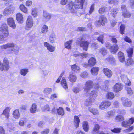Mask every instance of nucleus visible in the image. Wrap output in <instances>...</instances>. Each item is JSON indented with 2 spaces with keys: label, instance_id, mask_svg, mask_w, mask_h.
Masks as SVG:
<instances>
[{
  "label": "nucleus",
  "instance_id": "obj_26",
  "mask_svg": "<svg viewBox=\"0 0 134 134\" xmlns=\"http://www.w3.org/2000/svg\"><path fill=\"white\" fill-rule=\"evenodd\" d=\"M82 127L84 131L87 132L89 130V127L88 123L86 121H84L83 122Z\"/></svg>",
  "mask_w": 134,
  "mask_h": 134
},
{
  "label": "nucleus",
  "instance_id": "obj_24",
  "mask_svg": "<svg viewBox=\"0 0 134 134\" xmlns=\"http://www.w3.org/2000/svg\"><path fill=\"white\" fill-rule=\"evenodd\" d=\"M119 60L121 62L123 63L125 61V56L124 53L121 51L119 52L118 53Z\"/></svg>",
  "mask_w": 134,
  "mask_h": 134
},
{
  "label": "nucleus",
  "instance_id": "obj_31",
  "mask_svg": "<svg viewBox=\"0 0 134 134\" xmlns=\"http://www.w3.org/2000/svg\"><path fill=\"white\" fill-rule=\"evenodd\" d=\"M80 122V120L79 117L77 116H74V124L76 128L79 127Z\"/></svg>",
  "mask_w": 134,
  "mask_h": 134
},
{
  "label": "nucleus",
  "instance_id": "obj_58",
  "mask_svg": "<svg viewBox=\"0 0 134 134\" xmlns=\"http://www.w3.org/2000/svg\"><path fill=\"white\" fill-rule=\"evenodd\" d=\"M105 7H102L99 9L98 12L100 14H102L105 12Z\"/></svg>",
  "mask_w": 134,
  "mask_h": 134
},
{
  "label": "nucleus",
  "instance_id": "obj_59",
  "mask_svg": "<svg viewBox=\"0 0 134 134\" xmlns=\"http://www.w3.org/2000/svg\"><path fill=\"white\" fill-rule=\"evenodd\" d=\"M95 4H93L90 7V10L89 11V15L92 14L94 11V9Z\"/></svg>",
  "mask_w": 134,
  "mask_h": 134
},
{
  "label": "nucleus",
  "instance_id": "obj_34",
  "mask_svg": "<svg viewBox=\"0 0 134 134\" xmlns=\"http://www.w3.org/2000/svg\"><path fill=\"white\" fill-rule=\"evenodd\" d=\"M99 21L101 23V25L103 26L107 22V20L106 18L103 15L100 16Z\"/></svg>",
  "mask_w": 134,
  "mask_h": 134
},
{
  "label": "nucleus",
  "instance_id": "obj_4",
  "mask_svg": "<svg viewBox=\"0 0 134 134\" xmlns=\"http://www.w3.org/2000/svg\"><path fill=\"white\" fill-rule=\"evenodd\" d=\"M98 95L97 91L95 90L92 91L90 94L89 98L86 100L85 104L87 106L91 105L92 102H93Z\"/></svg>",
  "mask_w": 134,
  "mask_h": 134
},
{
  "label": "nucleus",
  "instance_id": "obj_64",
  "mask_svg": "<svg viewBox=\"0 0 134 134\" xmlns=\"http://www.w3.org/2000/svg\"><path fill=\"white\" fill-rule=\"evenodd\" d=\"M128 121L130 126L134 122V117H132L129 119Z\"/></svg>",
  "mask_w": 134,
  "mask_h": 134
},
{
  "label": "nucleus",
  "instance_id": "obj_7",
  "mask_svg": "<svg viewBox=\"0 0 134 134\" xmlns=\"http://www.w3.org/2000/svg\"><path fill=\"white\" fill-rule=\"evenodd\" d=\"M9 68V64L8 59L4 58L3 63H2L0 61V70L2 71H7Z\"/></svg>",
  "mask_w": 134,
  "mask_h": 134
},
{
  "label": "nucleus",
  "instance_id": "obj_51",
  "mask_svg": "<svg viewBox=\"0 0 134 134\" xmlns=\"http://www.w3.org/2000/svg\"><path fill=\"white\" fill-rule=\"evenodd\" d=\"M99 52L103 56H104L107 54V51L104 48H101L99 49Z\"/></svg>",
  "mask_w": 134,
  "mask_h": 134
},
{
  "label": "nucleus",
  "instance_id": "obj_27",
  "mask_svg": "<svg viewBox=\"0 0 134 134\" xmlns=\"http://www.w3.org/2000/svg\"><path fill=\"white\" fill-rule=\"evenodd\" d=\"M133 64V60L131 57H129L125 62V65L127 66L130 65H132Z\"/></svg>",
  "mask_w": 134,
  "mask_h": 134
},
{
  "label": "nucleus",
  "instance_id": "obj_53",
  "mask_svg": "<svg viewBox=\"0 0 134 134\" xmlns=\"http://www.w3.org/2000/svg\"><path fill=\"white\" fill-rule=\"evenodd\" d=\"M121 129L120 128H114L113 129H111V131L114 133H118L121 131Z\"/></svg>",
  "mask_w": 134,
  "mask_h": 134
},
{
  "label": "nucleus",
  "instance_id": "obj_62",
  "mask_svg": "<svg viewBox=\"0 0 134 134\" xmlns=\"http://www.w3.org/2000/svg\"><path fill=\"white\" fill-rule=\"evenodd\" d=\"M125 26L124 25H122L120 27V31L121 34H123L124 33V30Z\"/></svg>",
  "mask_w": 134,
  "mask_h": 134
},
{
  "label": "nucleus",
  "instance_id": "obj_45",
  "mask_svg": "<svg viewBox=\"0 0 134 134\" xmlns=\"http://www.w3.org/2000/svg\"><path fill=\"white\" fill-rule=\"evenodd\" d=\"M114 97V94L111 92H108L106 95L107 98L109 99H112Z\"/></svg>",
  "mask_w": 134,
  "mask_h": 134
},
{
  "label": "nucleus",
  "instance_id": "obj_30",
  "mask_svg": "<svg viewBox=\"0 0 134 134\" xmlns=\"http://www.w3.org/2000/svg\"><path fill=\"white\" fill-rule=\"evenodd\" d=\"M88 65L89 66H94L96 63L95 59L93 57L90 58L88 61Z\"/></svg>",
  "mask_w": 134,
  "mask_h": 134
},
{
  "label": "nucleus",
  "instance_id": "obj_13",
  "mask_svg": "<svg viewBox=\"0 0 134 134\" xmlns=\"http://www.w3.org/2000/svg\"><path fill=\"white\" fill-rule=\"evenodd\" d=\"M14 10V8L13 7L9 5L5 9L3 14L5 16H7L9 14L12 12Z\"/></svg>",
  "mask_w": 134,
  "mask_h": 134
},
{
  "label": "nucleus",
  "instance_id": "obj_25",
  "mask_svg": "<svg viewBox=\"0 0 134 134\" xmlns=\"http://www.w3.org/2000/svg\"><path fill=\"white\" fill-rule=\"evenodd\" d=\"M73 40H69L66 42L64 44V46L65 48L68 49L70 50L71 49V45L73 43Z\"/></svg>",
  "mask_w": 134,
  "mask_h": 134
},
{
  "label": "nucleus",
  "instance_id": "obj_32",
  "mask_svg": "<svg viewBox=\"0 0 134 134\" xmlns=\"http://www.w3.org/2000/svg\"><path fill=\"white\" fill-rule=\"evenodd\" d=\"M56 37L55 34L53 32L50 35L49 40L51 43H54L56 41Z\"/></svg>",
  "mask_w": 134,
  "mask_h": 134
},
{
  "label": "nucleus",
  "instance_id": "obj_18",
  "mask_svg": "<svg viewBox=\"0 0 134 134\" xmlns=\"http://www.w3.org/2000/svg\"><path fill=\"white\" fill-rule=\"evenodd\" d=\"M11 108L9 107H7L3 111L2 114L4 115L5 117L8 119L9 116V113Z\"/></svg>",
  "mask_w": 134,
  "mask_h": 134
},
{
  "label": "nucleus",
  "instance_id": "obj_29",
  "mask_svg": "<svg viewBox=\"0 0 134 134\" xmlns=\"http://www.w3.org/2000/svg\"><path fill=\"white\" fill-rule=\"evenodd\" d=\"M99 70V68L97 67H93L91 70V73L92 75H97Z\"/></svg>",
  "mask_w": 134,
  "mask_h": 134
},
{
  "label": "nucleus",
  "instance_id": "obj_43",
  "mask_svg": "<svg viewBox=\"0 0 134 134\" xmlns=\"http://www.w3.org/2000/svg\"><path fill=\"white\" fill-rule=\"evenodd\" d=\"M28 72V70L26 68L20 70V74L23 76H25Z\"/></svg>",
  "mask_w": 134,
  "mask_h": 134
},
{
  "label": "nucleus",
  "instance_id": "obj_56",
  "mask_svg": "<svg viewBox=\"0 0 134 134\" xmlns=\"http://www.w3.org/2000/svg\"><path fill=\"white\" fill-rule=\"evenodd\" d=\"M89 55L88 53H80V57L81 58H84L87 57Z\"/></svg>",
  "mask_w": 134,
  "mask_h": 134
},
{
  "label": "nucleus",
  "instance_id": "obj_52",
  "mask_svg": "<svg viewBox=\"0 0 134 134\" xmlns=\"http://www.w3.org/2000/svg\"><path fill=\"white\" fill-rule=\"evenodd\" d=\"M122 126L125 128H127L129 127L130 125L128 123V120L127 121H124L122 122L121 124Z\"/></svg>",
  "mask_w": 134,
  "mask_h": 134
},
{
  "label": "nucleus",
  "instance_id": "obj_15",
  "mask_svg": "<svg viewBox=\"0 0 134 134\" xmlns=\"http://www.w3.org/2000/svg\"><path fill=\"white\" fill-rule=\"evenodd\" d=\"M61 85L64 89L68 92V88L67 84L66 79L64 77H62L61 81Z\"/></svg>",
  "mask_w": 134,
  "mask_h": 134
},
{
  "label": "nucleus",
  "instance_id": "obj_23",
  "mask_svg": "<svg viewBox=\"0 0 134 134\" xmlns=\"http://www.w3.org/2000/svg\"><path fill=\"white\" fill-rule=\"evenodd\" d=\"M119 49L118 45L116 44H114L111 46L110 48V50L111 53L115 54L117 52Z\"/></svg>",
  "mask_w": 134,
  "mask_h": 134
},
{
  "label": "nucleus",
  "instance_id": "obj_14",
  "mask_svg": "<svg viewBox=\"0 0 134 134\" xmlns=\"http://www.w3.org/2000/svg\"><path fill=\"white\" fill-rule=\"evenodd\" d=\"M121 78L122 80L126 85L129 86L130 85V82L129 79L127 78V75L124 73H121Z\"/></svg>",
  "mask_w": 134,
  "mask_h": 134
},
{
  "label": "nucleus",
  "instance_id": "obj_16",
  "mask_svg": "<svg viewBox=\"0 0 134 134\" xmlns=\"http://www.w3.org/2000/svg\"><path fill=\"white\" fill-rule=\"evenodd\" d=\"M44 45L47 49L50 52H53L55 49V47L50 44L47 42H45L44 43Z\"/></svg>",
  "mask_w": 134,
  "mask_h": 134
},
{
  "label": "nucleus",
  "instance_id": "obj_35",
  "mask_svg": "<svg viewBox=\"0 0 134 134\" xmlns=\"http://www.w3.org/2000/svg\"><path fill=\"white\" fill-rule=\"evenodd\" d=\"M37 105L35 103L32 104L30 109V112L32 114L35 113L37 110Z\"/></svg>",
  "mask_w": 134,
  "mask_h": 134
},
{
  "label": "nucleus",
  "instance_id": "obj_54",
  "mask_svg": "<svg viewBox=\"0 0 134 134\" xmlns=\"http://www.w3.org/2000/svg\"><path fill=\"white\" fill-rule=\"evenodd\" d=\"M81 90V88L80 87H74L72 89L73 92L75 94H77L79 93Z\"/></svg>",
  "mask_w": 134,
  "mask_h": 134
},
{
  "label": "nucleus",
  "instance_id": "obj_40",
  "mask_svg": "<svg viewBox=\"0 0 134 134\" xmlns=\"http://www.w3.org/2000/svg\"><path fill=\"white\" fill-rule=\"evenodd\" d=\"M126 51L128 54V57H132L133 53V48H129L126 50Z\"/></svg>",
  "mask_w": 134,
  "mask_h": 134
},
{
  "label": "nucleus",
  "instance_id": "obj_41",
  "mask_svg": "<svg viewBox=\"0 0 134 134\" xmlns=\"http://www.w3.org/2000/svg\"><path fill=\"white\" fill-rule=\"evenodd\" d=\"M89 110L94 115H98L99 114V112L97 109L93 108H89Z\"/></svg>",
  "mask_w": 134,
  "mask_h": 134
},
{
  "label": "nucleus",
  "instance_id": "obj_3",
  "mask_svg": "<svg viewBox=\"0 0 134 134\" xmlns=\"http://www.w3.org/2000/svg\"><path fill=\"white\" fill-rule=\"evenodd\" d=\"M0 33L1 34L0 35V41H3L4 38L8 37L9 32L7 26L5 23H3L0 27ZM1 42H0V43Z\"/></svg>",
  "mask_w": 134,
  "mask_h": 134
},
{
  "label": "nucleus",
  "instance_id": "obj_19",
  "mask_svg": "<svg viewBox=\"0 0 134 134\" xmlns=\"http://www.w3.org/2000/svg\"><path fill=\"white\" fill-rule=\"evenodd\" d=\"M17 21L20 23H23L24 22L23 17L22 14L20 13H17L16 15Z\"/></svg>",
  "mask_w": 134,
  "mask_h": 134
},
{
  "label": "nucleus",
  "instance_id": "obj_46",
  "mask_svg": "<svg viewBox=\"0 0 134 134\" xmlns=\"http://www.w3.org/2000/svg\"><path fill=\"white\" fill-rule=\"evenodd\" d=\"M126 88L127 91V94L128 95L131 96L133 94V91L131 88L126 87Z\"/></svg>",
  "mask_w": 134,
  "mask_h": 134
},
{
  "label": "nucleus",
  "instance_id": "obj_1",
  "mask_svg": "<svg viewBox=\"0 0 134 134\" xmlns=\"http://www.w3.org/2000/svg\"><path fill=\"white\" fill-rule=\"evenodd\" d=\"M85 1V0H75V4L72 2H69L67 5V8L70 10L72 14L77 16L76 14L77 10L79 9L83 8Z\"/></svg>",
  "mask_w": 134,
  "mask_h": 134
},
{
  "label": "nucleus",
  "instance_id": "obj_47",
  "mask_svg": "<svg viewBox=\"0 0 134 134\" xmlns=\"http://www.w3.org/2000/svg\"><path fill=\"white\" fill-rule=\"evenodd\" d=\"M122 15L125 18H128L131 16V14L130 12L127 11H123Z\"/></svg>",
  "mask_w": 134,
  "mask_h": 134
},
{
  "label": "nucleus",
  "instance_id": "obj_11",
  "mask_svg": "<svg viewBox=\"0 0 134 134\" xmlns=\"http://www.w3.org/2000/svg\"><path fill=\"white\" fill-rule=\"evenodd\" d=\"M123 105L125 107H130L132 104V102L131 100H128V99L122 97L121 98Z\"/></svg>",
  "mask_w": 134,
  "mask_h": 134
},
{
  "label": "nucleus",
  "instance_id": "obj_44",
  "mask_svg": "<svg viewBox=\"0 0 134 134\" xmlns=\"http://www.w3.org/2000/svg\"><path fill=\"white\" fill-rule=\"evenodd\" d=\"M57 111L58 114L62 116L64 114V112L63 108L61 107H59L58 109H57Z\"/></svg>",
  "mask_w": 134,
  "mask_h": 134
},
{
  "label": "nucleus",
  "instance_id": "obj_55",
  "mask_svg": "<svg viewBox=\"0 0 134 134\" xmlns=\"http://www.w3.org/2000/svg\"><path fill=\"white\" fill-rule=\"evenodd\" d=\"M88 75V73L86 71H84L81 73L80 76L81 77L84 78L87 77Z\"/></svg>",
  "mask_w": 134,
  "mask_h": 134
},
{
  "label": "nucleus",
  "instance_id": "obj_8",
  "mask_svg": "<svg viewBox=\"0 0 134 134\" xmlns=\"http://www.w3.org/2000/svg\"><path fill=\"white\" fill-rule=\"evenodd\" d=\"M34 23L32 17L31 16H28L25 27L27 30H29L33 26Z\"/></svg>",
  "mask_w": 134,
  "mask_h": 134
},
{
  "label": "nucleus",
  "instance_id": "obj_48",
  "mask_svg": "<svg viewBox=\"0 0 134 134\" xmlns=\"http://www.w3.org/2000/svg\"><path fill=\"white\" fill-rule=\"evenodd\" d=\"M115 115V112L113 111H110L108 112L106 114L105 116L109 118L112 117Z\"/></svg>",
  "mask_w": 134,
  "mask_h": 134
},
{
  "label": "nucleus",
  "instance_id": "obj_38",
  "mask_svg": "<svg viewBox=\"0 0 134 134\" xmlns=\"http://www.w3.org/2000/svg\"><path fill=\"white\" fill-rule=\"evenodd\" d=\"M118 9L117 8H114L111 9L110 11V14L112 15L113 16L115 17L116 15L118 12Z\"/></svg>",
  "mask_w": 134,
  "mask_h": 134
},
{
  "label": "nucleus",
  "instance_id": "obj_10",
  "mask_svg": "<svg viewBox=\"0 0 134 134\" xmlns=\"http://www.w3.org/2000/svg\"><path fill=\"white\" fill-rule=\"evenodd\" d=\"M123 85L120 83L115 84L112 87L113 91L115 92H118L122 90Z\"/></svg>",
  "mask_w": 134,
  "mask_h": 134
},
{
  "label": "nucleus",
  "instance_id": "obj_28",
  "mask_svg": "<svg viewBox=\"0 0 134 134\" xmlns=\"http://www.w3.org/2000/svg\"><path fill=\"white\" fill-rule=\"evenodd\" d=\"M105 61L112 64H114L115 62L114 58L112 56H110L106 58Z\"/></svg>",
  "mask_w": 134,
  "mask_h": 134
},
{
  "label": "nucleus",
  "instance_id": "obj_36",
  "mask_svg": "<svg viewBox=\"0 0 134 134\" xmlns=\"http://www.w3.org/2000/svg\"><path fill=\"white\" fill-rule=\"evenodd\" d=\"M20 9L24 13L27 14L28 13V10L27 8L24 5L21 4L19 6Z\"/></svg>",
  "mask_w": 134,
  "mask_h": 134
},
{
  "label": "nucleus",
  "instance_id": "obj_61",
  "mask_svg": "<svg viewBox=\"0 0 134 134\" xmlns=\"http://www.w3.org/2000/svg\"><path fill=\"white\" fill-rule=\"evenodd\" d=\"M103 102L107 108L111 105V103L109 101H104Z\"/></svg>",
  "mask_w": 134,
  "mask_h": 134
},
{
  "label": "nucleus",
  "instance_id": "obj_57",
  "mask_svg": "<svg viewBox=\"0 0 134 134\" xmlns=\"http://www.w3.org/2000/svg\"><path fill=\"white\" fill-rule=\"evenodd\" d=\"M115 119L117 121H120L124 120V119L122 116L119 115L116 117Z\"/></svg>",
  "mask_w": 134,
  "mask_h": 134
},
{
  "label": "nucleus",
  "instance_id": "obj_42",
  "mask_svg": "<svg viewBox=\"0 0 134 134\" xmlns=\"http://www.w3.org/2000/svg\"><path fill=\"white\" fill-rule=\"evenodd\" d=\"M52 89L51 88H46L43 90V93L45 95H48L52 92Z\"/></svg>",
  "mask_w": 134,
  "mask_h": 134
},
{
  "label": "nucleus",
  "instance_id": "obj_60",
  "mask_svg": "<svg viewBox=\"0 0 134 134\" xmlns=\"http://www.w3.org/2000/svg\"><path fill=\"white\" fill-rule=\"evenodd\" d=\"M80 53L77 51L74 52L72 53L71 56L76 58H77L80 57Z\"/></svg>",
  "mask_w": 134,
  "mask_h": 134
},
{
  "label": "nucleus",
  "instance_id": "obj_22",
  "mask_svg": "<svg viewBox=\"0 0 134 134\" xmlns=\"http://www.w3.org/2000/svg\"><path fill=\"white\" fill-rule=\"evenodd\" d=\"M68 78L71 82L74 83L76 81L77 78L76 76L74 73L71 72L70 73Z\"/></svg>",
  "mask_w": 134,
  "mask_h": 134
},
{
  "label": "nucleus",
  "instance_id": "obj_20",
  "mask_svg": "<svg viewBox=\"0 0 134 134\" xmlns=\"http://www.w3.org/2000/svg\"><path fill=\"white\" fill-rule=\"evenodd\" d=\"M100 128L99 125L98 124H95L92 131L91 133L92 134H98L99 132Z\"/></svg>",
  "mask_w": 134,
  "mask_h": 134
},
{
  "label": "nucleus",
  "instance_id": "obj_2",
  "mask_svg": "<svg viewBox=\"0 0 134 134\" xmlns=\"http://www.w3.org/2000/svg\"><path fill=\"white\" fill-rule=\"evenodd\" d=\"M9 48H12L7 53L8 54L16 55L18 53L19 50L18 47L13 43H8L0 46V48L2 50Z\"/></svg>",
  "mask_w": 134,
  "mask_h": 134
},
{
  "label": "nucleus",
  "instance_id": "obj_39",
  "mask_svg": "<svg viewBox=\"0 0 134 134\" xmlns=\"http://www.w3.org/2000/svg\"><path fill=\"white\" fill-rule=\"evenodd\" d=\"M71 69L73 71L77 72L79 70L80 68L79 66L75 64L71 66Z\"/></svg>",
  "mask_w": 134,
  "mask_h": 134
},
{
  "label": "nucleus",
  "instance_id": "obj_37",
  "mask_svg": "<svg viewBox=\"0 0 134 134\" xmlns=\"http://www.w3.org/2000/svg\"><path fill=\"white\" fill-rule=\"evenodd\" d=\"M38 10L36 7L32 8L31 14L34 17H36L38 15Z\"/></svg>",
  "mask_w": 134,
  "mask_h": 134
},
{
  "label": "nucleus",
  "instance_id": "obj_9",
  "mask_svg": "<svg viewBox=\"0 0 134 134\" xmlns=\"http://www.w3.org/2000/svg\"><path fill=\"white\" fill-rule=\"evenodd\" d=\"M51 14L46 11H44L42 18L43 21L45 22L48 21L51 19Z\"/></svg>",
  "mask_w": 134,
  "mask_h": 134
},
{
  "label": "nucleus",
  "instance_id": "obj_6",
  "mask_svg": "<svg viewBox=\"0 0 134 134\" xmlns=\"http://www.w3.org/2000/svg\"><path fill=\"white\" fill-rule=\"evenodd\" d=\"M93 82L91 80H88L86 82L83 88L86 94H89L90 90L93 87Z\"/></svg>",
  "mask_w": 134,
  "mask_h": 134
},
{
  "label": "nucleus",
  "instance_id": "obj_50",
  "mask_svg": "<svg viewBox=\"0 0 134 134\" xmlns=\"http://www.w3.org/2000/svg\"><path fill=\"white\" fill-rule=\"evenodd\" d=\"M48 27L45 25L43 26L42 27L41 31L42 33H46L48 31Z\"/></svg>",
  "mask_w": 134,
  "mask_h": 134
},
{
  "label": "nucleus",
  "instance_id": "obj_5",
  "mask_svg": "<svg viewBox=\"0 0 134 134\" xmlns=\"http://www.w3.org/2000/svg\"><path fill=\"white\" fill-rule=\"evenodd\" d=\"M85 39L84 36H82L77 39L76 43H79L80 47H82L84 50L87 51L89 43L88 42L86 41H81L82 40Z\"/></svg>",
  "mask_w": 134,
  "mask_h": 134
},
{
  "label": "nucleus",
  "instance_id": "obj_49",
  "mask_svg": "<svg viewBox=\"0 0 134 134\" xmlns=\"http://www.w3.org/2000/svg\"><path fill=\"white\" fill-rule=\"evenodd\" d=\"M42 110L44 112L49 111H50L49 106L48 105H46L42 107Z\"/></svg>",
  "mask_w": 134,
  "mask_h": 134
},
{
  "label": "nucleus",
  "instance_id": "obj_21",
  "mask_svg": "<svg viewBox=\"0 0 134 134\" xmlns=\"http://www.w3.org/2000/svg\"><path fill=\"white\" fill-rule=\"evenodd\" d=\"M13 117L15 119H19L20 117V113L18 109H16L13 111L12 112Z\"/></svg>",
  "mask_w": 134,
  "mask_h": 134
},
{
  "label": "nucleus",
  "instance_id": "obj_17",
  "mask_svg": "<svg viewBox=\"0 0 134 134\" xmlns=\"http://www.w3.org/2000/svg\"><path fill=\"white\" fill-rule=\"evenodd\" d=\"M103 72L108 77L111 78L112 75V72L111 70L107 68H105L103 69Z\"/></svg>",
  "mask_w": 134,
  "mask_h": 134
},
{
  "label": "nucleus",
  "instance_id": "obj_12",
  "mask_svg": "<svg viewBox=\"0 0 134 134\" xmlns=\"http://www.w3.org/2000/svg\"><path fill=\"white\" fill-rule=\"evenodd\" d=\"M7 22L8 25L10 27L14 29L16 28V25L14 19L10 17L8 18L7 19Z\"/></svg>",
  "mask_w": 134,
  "mask_h": 134
},
{
  "label": "nucleus",
  "instance_id": "obj_63",
  "mask_svg": "<svg viewBox=\"0 0 134 134\" xmlns=\"http://www.w3.org/2000/svg\"><path fill=\"white\" fill-rule=\"evenodd\" d=\"M128 121L130 126L134 122V117H132L129 119Z\"/></svg>",
  "mask_w": 134,
  "mask_h": 134
},
{
  "label": "nucleus",
  "instance_id": "obj_33",
  "mask_svg": "<svg viewBox=\"0 0 134 134\" xmlns=\"http://www.w3.org/2000/svg\"><path fill=\"white\" fill-rule=\"evenodd\" d=\"M27 119L25 118H21L19 121V124L20 126H23L27 122Z\"/></svg>",
  "mask_w": 134,
  "mask_h": 134
}]
</instances>
